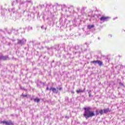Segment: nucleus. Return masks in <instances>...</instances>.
I'll return each mask as SVG.
<instances>
[{
    "mask_svg": "<svg viewBox=\"0 0 125 125\" xmlns=\"http://www.w3.org/2000/svg\"><path fill=\"white\" fill-rule=\"evenodd\" d=\"M83 110H84L83 116L85 117L86 120H87V119H88L89 118H91L95 116L94 111H91V107H84Z\"/></svg>",
    "mask_w": 125,
    "mask_h": 125,
    "instance_id": "nucleus-1",
    "label": "nucleus"
},
{
    "mask_svg": "<svg viewBox=\"0 0 125 125\" xmlns=\"http://www.w3.org/2000/svg\"><path fill=\"white\" fill-rule=\"evenodd\" d=\"M0 124H3V125H14L13 122H12L11 120L8 121H1Z\"/></svg>",
    "mask_w": 125,
    "mask_h": 125,
    "instance_id": "nucleus-2",
    "label": "nucleus"
},
{
    "mask_svg": "<svg viewBox=\"0 0 125 125\" xmlns=\"http://www.w3.org/2000/svg\"><path fill=\"white\" fill-rule=\"evenodd\" d=\"M18 44H24L26 42V40L22 39L21 40H18Z\"/></svg>",
    "mask_w": 125,
    "mask_h": 125,
    "instance_id": "nucleus-3",
    "label": "nucleus"
},
{
    "mask_svg": "<svg viewBox=\"0 0 125 125\" xmlns=\"http://www.w3.org/2000/svg\"><path fill=\"white\" fill-rule=\"evenodd\" d=\"M50 91H52L54 93H58V90H57L56 88L54 87H51L49 89Z\"/></svg>",
    "mask_w": 125,
    "mask_h": 125,
    "instance_id": "nucleus-4",
    "label": "nucleus"
},
{
    "mask_svg": "<svg viewBox=\"0 0 125 125\" xmlns=\"http://www.w3.org/2000/svg\"><path fill=\"white\" fill-rule=\"evenodd\" d=\"M84 91H85V88H84L83 90L82 89H79L76 91V92H77V93H81L84 92Z\"/></svg>",
    "mask_w": 125,
    "mask_h": 125,
    "instance_id": "nucleus-5",
    "label": "nucleus"
},
{
    "mask_svg": "<svg viewBox=\"0 0 125 125\" xmlns=\"http://www.w3.org/2000/svg\"><path fill=\"white\" fill-rule=\"evenodd\" d=\"M109 17H103L101 18L100 20L101 21H107V19H109Z\"/></svg>",
    "mask_w": 125,
    "mask_h": 125,
    "instance_id": "nucleus-6",
    "label": "nucleus"
},
{
    "mask_svg": "<svg viewBox=\"0 0 125 125\" xmlns=\"http://www.w3.org/2000/svg\"><path fill=\"white\" fill-rule=\"evenodd\" d=\"M9 58L7 56H2V60H8Z\"/></svg>",
    "mask_w": 125,
    "mask_h": 125,
    "instance_id": "nucleus-7",
    "label": "nucleus"
},
{
    "mask_svg": "<svg viewBox=\"0 0 125 125\" xmlns=\"http://www.w3.org/2000/svg\"><path fill=\"white\" fill-rule=\"evenodd\" d=\"M109 112H111V110L109 108H106V109H104V113L105 114H106V113H108Z\"/></svg>",
    "mask_w": 125,
    "mask_h": 125,
    "instance_id": "nucleus-8",
    "label": "nucleus"
},
{
    "mask_svg": "<svg viewBox=\"0 0 125 125\" xmlns=\"http://www.w3.org/2000/svg\"><path fill=\"white\" fill-rule=\"evenodd\" d=\"M37 84L39 87H40V86L42 85V83L41 81H38L37 83Z\"/></svg>",
    "mask_w": 125,
    "mask_h": 125,
    "instance_id": "nucleus-9",
    "label": "nucleus"
},
{
    "mask_svg": "<svg viewBox=\"0 0 125 125\" xmlns=\"http://www.w3.org/2000/svg\"><path fill=\"white\" fill-rule=\"evenodd\" d=\"M98 63L99 66H103V62H101V61H98Z\"/></svg>",
    "mask_w": 125,
    "mask_h": 125,
    "instance_id": "nucleus-10",
    "label": "nucleus"
},
{
    "mask_svg": "<svg viewBox=\"0 0 125 125\" xmlns=\"http://www.w3.org/2000/svg\"><path fill=\"white\" fill-rule=\"evenodd\" d=\"M93 27H94V25H90L87 26L88 29H92Z\"/></svg>",
    "mask_w": 125,
    "mask_h": 125,
    "instance_id": "nucleus-11",
    "label": "nucleus"
},
{
    "mask_svg": "<svg viewBox=\"0 0 125 125\" xmlns=\"http://www.w3.org/2000/svg\"><path fill=\"white\" fill-rule=\"evenodd\" d=\"M34 100L35 102H37V103H39V102H40V101H41L40 99H34Z\"/></svg>",
    "mask_w": 125,
    "mask_h": 125,
    "instance_id": "nucleus-12",
    "label": "nucleus"
},
{
    "mask_svg": "<svg viewBox=\"0 0 125 125\" xmlns=\"http://www.w3.org/2000/svg\"><path fill=\"white\" fill-rule=\"evenodd\" d=\"M99 114H100V115H103V114H104V110L102 109L100 110Z\"/></svg>",
    "mask_w": 125,
    "mask_h": 125,
    "instance_id": "nucleus-13",
    "label": "nucleus"
},
{
    "mask_svg": "<svg viewBox=\"0 0 125 125\" xmlns=\"http://www.w3.org/2000/svg\"><path fill=\"white\" fill-rule=\"evenodd\" d=\"M93 64H96L97 63H98V60H97V61H93V62H92Z\"/></svg>",
    "mask_w": 125,
    "mask_h": 125,
    "instance_id": "nucleus-14",
    "label": "nucleus"
},
{
    "mask_svg": "<svg viewBox=\"0 0 125 125\" xmlns=\"http://www.w3.org/2000/svg\"><path fill=\"white\" fill-rule=\"evenodd\" d=\"M96 115H99V112H98L97 110L96 111Z\"/></svg>",
    "mask_w": 125,
    "mask_h": 125,
    "instance_id": "nucleus-15",
    "label": "nucleus"
},
{
    "mask_svg": "<svg viewBox=\"0 0 125 125\" xmlns=\"http://www.w3.org/2000/svg\"><path fill=\"white\" fill-rule=\"evenodd\" d=\"M23 97H27V95H22Z\"/></svg>",
    "mask_w": 125,
    "mask_h": 125,
    "instance_id": "nucleus-16",
    "label": "nucleus"
},
{
    "mask_svg": "<svg viewBox=\"0 0 125 125\" xmlns=\"http://www.w3.org/2000/svg\"><path fill=\"white\" fill-rule=\"evenodd\" d=\"M46 90H49V88L48 87H47Z\"/></svg>",
    "mask_w": 125,
    "mask_h": 125,
    "instance_id": "nucleus-17",
    "label": "nucleus"
},
{
    "mask_svg": "<svg viewBox=\"0 0 125 125\" xmlns=\"http://www.w3.org/2000/svg\"><path fill=\"white\" fill-rule=\"evenodd\" d=\"M88 94H91V91H89L88 92Z\"/></svg>",
    "mask_w": 125,
    "mask_h": 125,
    "instance_id": "nucleus-18",
    "label": "nucleus"
},
{
    "mask_svg": "<svg viewBox=\"0 0 125 125\" xmlns=\"http://www.w3.org/2000/svg\"><path fill=\"white\" fill-rule=\"evenodd\" d=\"M59 90H62V87H60L59 88Z\"/></svg>",
    "mask_w": 125,
    "mask_h": 125,
    "instance_id": "nucleus-19",
    "label": "nucleus"
},
{
    "mask_svg": "<svg viewBox=\"0 0 125 125\" xmlns=\"http://www.w3.org/2000/svg\"><path fill=\"white\" fill-rule=\"evenodd\" d=\"M0 60H2V56H0Z\"/></svg>",
    "mask_w": 125,
    "mask_h": 125,
    "instance_id": "nucleus-20",
    "label": "nucleus"
},
{
    "mask_svg": "<svg viewBox=\"0 0 125 125\" xmlns=\"http://www.w3.org/2000/svg\"><path fill=\"white\" fill-rule=\"evenodd\" d=\"M89 97H91V94H89Z\"/></svg>",
    "mask_w": 125,
    "mask_h": 125,
    "instance_id": "nucleus-21",
    "label": "nucleus"
},
{
    "mask_svg": "<svg viewBox=\"0 0 125 125\" xmlns=\"http://www.w3.org/2000/svg\"><path fill=\"white\" fill-rule=\"evenodd\" d=\"M71 93L74 94V93H75V92H74V91H71Z\"/></svg>",
    "mask_w": 125,
    "mask_h": 125,
    "instance_id": "nucleus-22",
    "label": "nucleus"
},
{
    "mask_svg": "<svg viewBox=\"0 0 125 125\" xmlns=\"http://www.w3.org/2000/svg\"><path fill=\"white\" fill-rule=\"evenodd\" d=\"M41 28H42V29H43V26H42L41 27Z\"/></svg>",
    "mask_w": 125,
    "mask_h": 125,
    "instance_id": "nucleus-23",
    "label": "nucleus"
},
{
    "mask_svg": "<svg viewBox=\"0 0 125 125\" xmlns=\"http://www.w3.org/2000/svg\"><path fill=\"white\" fill-rule=\"evenodd\" d=\"M42 19H44V17H42Z\"/></svg>",
    "mask_w": 125,
    "mask_h": 125,
    "instance_id": "nucleus-24",
    "label": "nucleus"
},
{
    "mask_svg": "<svg viewBox=\"0 0 125 125\" xmlns=\"http://www.w3.org/2000/svg\"><path fill=\"white\" fill-rule=\"evenodd\" d=\"M120 84H121V85H123V83H121Z\"/></svg>",
    "mask_w": 125,
    "mask_h": 125,
    "instance_id": "nucleus-25",
    "label": "nucleus"
},
{
    "mask_svg": "<svg viewBox=\"0 0 125 125\" xmlns=\"http://www.w3.org/2000/svg\"><path fill=\"white\" fill-rule=\"evenodd\" d=\"M38 18H40V17H38Z\"/></svg>",
    "mask_w": 125,
    "mask_h": 125,
    "instance_id": "nucleus-26",
    "label": "nucleus"
},
{
    "mask_svg": "<svg viewBox=\"0 0 125 125\" xmlns=\"http://www.w3.org/2000/svg\"><path fill=\"white\" fill-rule=\"evenodd\" d=\"M84 8H83V9H84Z\"/></svg>",
    "mask_w": 125,
    "mask_h": 125,
    "instance_id": "nucleus-27",
    "label": "nucleus"
}]
</instances>
